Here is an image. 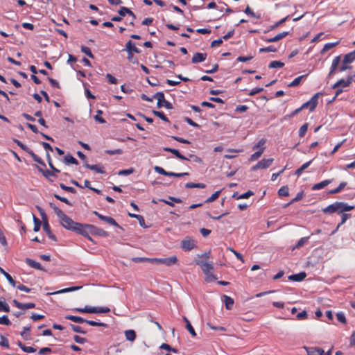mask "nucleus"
<instances>
[{
	"label": "nucleus",
	"instance_id": "obj_1",
	"mask_svg": "<svg viewBox=\"0 0 355 355\" xmlns=\"http://www.w3.org/2000/svg\"><path fill=\"white\" fill-rule=\"evenodd\" d=\"M72 311L87 313H107L110 311V309L107 306H90L87 305L84 308H74Z\"/></svg>",
	"mask_w": 355,
	"mask_h": 355
},
{
	"label": "nucleus",
	"instance_id": "obj_2",
	"mask_svg": "<svg viewBox=\"0 0 355 355\" xmlns=\"http://www.w3.org/2000/svg\"><path fill=\"white\" fill-rule=\"evenodd\" d=\"M61 225L65 229L75 232L76 228L80 226V223L73 221L71 218L64 214L60 218Z\"/></svg>",
	"mask_w": 355,
	"mask_h": 355
},
{
	"label": "nucleus",
	"instance_id": "obj_3",
	"mask_svg": "<svg viewBox=\"0 0 355 355\" xmlns=\"http://www.w3.org/2000/svg\"><path fill=\"white\" fill-rule=\"evenodd\" d=\"M153 97L157 100V106L158 108L164 107L168 110L173 108V105L165 99L164 94L162 92H158L153 95Z\"/></svg>",
	"mask_w": 355,
	"mask_h": 355
},
{
	"label": "nucleus",
	"instance_id": "obj_4",
	"mask_svg": "<svg viewBox=\"0 0 355 355\" xmlns=\"http://www.w3.org/2000/svg\"><path fill=\"white\" fill-rule=\"evenodd\" d=\"M273 160V158L262 159L251 168V171L268 168L272 164Z\"/></svg>",
	"mask_w": 355,
	"mask_h": 355
},
{
	"label": "nucleus",
	"instance_id": "obj_5",
	"mask_svg": "<svg viewBox=\"0 0 355 355\" xmlns=\"http://www.w3.org/2000/svg\"><path fill=\"white\" fill-rule=\"evenodd\" d=\"M196 241L190 237L185 238L181 242V248L184 251H190L196 248Z\"/></svg>",
	"mask_w": 355,
	"mask_h": 355
},
{
	"label": "nucleus",
	"instance_id": "obj_6",
	"mask_svg": "<svg viewBox=\"0 0 355 355\" xmlns=\"http://www.w3.org/2000/svg\"><path fill=\"white\" fill-rule=\"evenodd\" d=\"M196 263L201 267L204 274L211 272L214 270L213 263L211 261H205L203 260H196Z\"/></svg>",
	"mask_w": 355,
	"mask_h": 355
},
{
	"label": "nucleus",
	"instance_id": "obj_7",
	"mask_svg": "<svg viewBox=\"0 0 355 355\" xmlns=\"http://www.w3.org/2000/svg\"><path fill=\"white\" fill-rule=\"evenodd\" d=\"M354 80V76H348L347 79H340L331 87L332 89L338 87L345 88L349 87Z\"/></svg>",
	"mask_w": 355,
	"mask_h": 355
},
{
	"label": "nucleus",
	"instance_id": "obj_8",
	"mask_svg": "<svg viewBox=\"0 0 355 355\" xmlns=\"http://www.w3.org/2000/svg\"><path fill=\"white\" fill-rule=\"evenodd\" d=\"M87 227L89 229L90 234L92 235H96L102 237H107L109 236L107 232L96 227L95 225H91V226H87Z\"/></svg>",
	"mask_w": 355,
	"mask_h": 355
},
{
	"label": "nucleus",
	"instance_id": "obj_9",
	"mask_svg": "<svg viewBox=\"0 0 355 355\" xmlns=\"http://www.w3.org/2000/svg\"><path fill=\"white\" fill-rule=\"evenodd\" d=\"M94 214L96 215L101 220L105 221V222L107 223L110 225H114V226H116V227H119V224L112 217L103 216V215L101 214L100 213H98L96 211H94Z\"/></svg>",
	"mask_w": 355,
	"mask_h": 355
},
{
	"label": "nucleus",
	"instance_id": "obj_10",
	"mask_svg": "<svg viewBox=\"0 0 355 355\" xmlns=\"http://www.w3.org/2000/svg\"><path fill=\"white\" fill-rule=\"evenodd\" d=\"M340 59H341L340 55L336 56L333 59L332 63H331V65L330 67V71L328 73L327 78H330L336 72V71L337 70L338 65L340 62Z\"/></svg>",
	"mask_w": 355,
	"mask_h": 355
},
{
	"label": "nucleus",
	"instance_id": "obj_11",
	"mask_svg": "<svg viewBox=\"0 0 355 355\" xmlns=\"http://www.w3.org/2000/svg\"><path fill=\"white\" fill-rule=\"evenodd\" d=\"M84 166L87 168L94 171L99 174L105 173L104 166L101 164H89L88 163L85 162Z\"/></svg>",
	"mask_w": 355,
	"mask_h": 355
},
{
	"label": "nucleus",
	"instance_id": "obj_12",
	"mask_svg": "<svg viewBox=\"0 0 355 355\" xmlns=\"http://www.w3.org/2000/svg\"><path fill=\"white\" fill-rule=\"evenodd\" d=\"M308 355H323L324 351L322 348L313 347H304Z\"/></svg>",
	"mask_w": 355,
	"mask_h": 355
},
{
	"label": "nucleus",
	"instance_id": "obj_13",
	"mask_svg": "<svg viewBox=\"0 0 355 355\" xmlns=\"http://www.w3.org/2000/svg\"><path fill=\"white\" fill-rule=\"evenodd\" d=\"M338 212L343 213L345 211H349L354 209L353 206L348 205L347 203L343 202H336Z\"/></svg>",
	"mask_w": 355,
	"mask_h": 355
},
{
	"label": "nucleus",
	"instance_id": "obj_14",
	"mask_svg": "<svg viewBox=\"0 0 355 355\" xmlns=\"http://www.w3.org/2000/svg\"><path fill=\"white\" fill-rule=\"evenodd\" d=\"M123 51L126 52H135V53H139L141 52L140 49L135 46V44L132 40H128L126 42L125 48Z\"/></svg>",
	"mask_w": 355,
	"mask_h": 355
},
{
	"label": "nucleus",
	"instance_id": "obj_15",
	"mask_svg": "<svg viewBox=\"0 0 355 355\" xmlns=\"http://www.w3.org/2000/svg\"><path fill=\"white\" fill-rule=\"evenodd\" d=\"M288 35H289V32L288 31H284L282 33H280L277 34V35H275L273 37L266 38V39H263V40L266 42H268V43H270V42H276L283 39L284 37H286Z\"/></svg>",
	"mask_w": 355,
	"mask_h": 355
},
{
	"label": "nucleus",
	"instance_id": "obj_16",
	"mask_svg": "<svg viewBox=\"0 0 355 355\" xmlns=\"http://www.w3.org/2000/svg\"><path fill=\"white\" fill-rule=\"evenodd\" d=\"M207 53H196L191 59V62L193 64L200 63L205 61L207 58Z\"/></svg>",
	"mask_w": 355,
	"mask_h": 355
},
{
	"label": "nucleus",
	"instance_id": "obj_17",
	"mask_svg": "<svg viewBox=\"0 0 355 355\" xmlns=\"http://www.w3.org/2000/svg\"><path fill=\"white\" fill-rule=\"evenodd\" d=\"M87 226H91V225L80 223V226L76 228L75 232L85 236L87 234H90L89 229Z\"/></svg>",
	"mask_w": 355,
	"mask_h": 355
},
{
	"label": "nucleus",
	"instance_id": "obj_18",
	"mask_svg": "<svg viewBox=\"0 0 355 355\" xmlns=\"http://www.w3.org/2000/svg\"><path fill=\"white\" fill-rule=\"evenodd\" d=\"M163 150L166 152H170L171 153H173L177 158L181 159V160H189V159L187 157H186L185 156L182 155L178 150L177 149H175V148H169V147H165L163 148Z\"/></svg>",
	"mask_w": 355,
	"mask_h": 355
},
{
	"label": "nucleus",
	"instance_id": "obj_19",
	"mask_svg": "<svg viewBox=\"0 0 355 355\" xmlns=\"http://www.w3.org/2000/svg\"><path fill=\"white\" fill-rule=\"evenodd\" d=\"M43 230L48 235L49 238L52 241H57L56 236L51 232L49 224L47 220L44 221L43 223Z\"/></svg>",
	"mask_w": 355,
	"mask_h": 355
},
{
	"label": "nucleus",
	"instance_id": "obj_20",
	"mask_svg": "<svg viewBox=\"0 0 355 355\" xmlns=\"http://www.w3.org/2000/svg\"><path fill=\"white\" fill-rule=\"evenodd\" d=\"M306 274L305 272H301L297 274H293L288 277V279L294 282H301L305 279Z\"/></svg>",
	"mask_w": 355,
	"mask_h": 355
},
{
	"label": "nucleus",
	"instance_id": "obj_21",
	"mask_svg": "<svg viewBox=\"0 0 355 355\" xmlns=\"http://www.w3.org/2000/svg\"><path fill=\"white\" fill-rule=\"evenodd\" d=\"M331 182H332V180H323L319 183L313 184L311 189L313 191L320 190V189L324 188L326 186L329 185L330 183H331Z\"/></svg>",
	"mask_w": 355,
	"mask_h": 355
},
{
	"label": "nucleus",
	"instance_id": "obj_22",
	"mask_svg": "<svg viewBox=\"0 0 355 355\" xmlns=\"http://www.w3.org/2000/svg\"><path fill=\"white\" fill-rule=\"evenodd\" d=\"M178 258L176 256H171L166 258H162V263L166 266H171L177 263Z\"/></svg>",
	"mask_w": 355,
	"mask_h": 355
},
{
	"label": "nucleus",
	"instance_id": "obj_23",
	"mask_svg": "<svg viewBox=\"0 0 355 355\" xmlns=\"http://www.w3.org/2000/svg\"><path fill=\"white\" fill-rule=\"evenodd\" d=\"M25 262L31 268H35V269H37V270H43V268L42 267L41 264L39 263V262H37L30 258H26V260H25Z\"/></svg>",
	"mask_w": 355,
	"mask_h": 355
},
{
	"label": "nucleus",
	"instance_id": "obj_24",
	"mask_svg": "<svg viewBox=\"0 0 355 355\" xmlns=\"http://www.w3.org/2000/svg\"><path fill=\"white\" fill-rule=\"evenodd\" d=\"M355 60V50L344 55L343 62L344 64H350Z\"/></svg>",
	"mask_w": 355,
	"mask_h": 355
},
{
	"label": "nucleus",
	"instance_id": "obj_25",
	"mask_svg": "<svg viewBox=\"0 0 355 355\" xmlns=\"http://www.w3.org/2000/svg\"><path fill=\"white\" fill-rule=\"evenodd\" d=\"M223 302L225 303V306L226 309L231 310L234 305V300L226 295H223Z\"/></svg>",
	"mask_w": 355,
	"mask_h": 355
},
{
	"label": "nucleus",
	"instance_id": "obj_26",
	"mask_svg": "<svg viewBox=\"0 0 355 355\" xmlns=\"http://www.w3.org/2000/svg\"><path fill=\"white\" fill-rule=\"evenodd\" d=\"M64 318L67 320H71L76 323H80V324L84 323L86 321V320L82 317L72 315H67L64 316Z\"/></svg>",
	"mask_w": 355,
	"mask_h": 355
},
{
	"label": "nucleus",
	"instance_id": "obj_27",
	"mask_svg": "<svg viewBox=\"0 0 355 355\" xmlns=\"http://www.w3.org/2000/svg\"><path fill=\"white\" fill-rule=\"evenodd\" d=\"M183 320L186 323V329L189 331V332L191 334V335L193 337H196V333L193 327H192L191 322L188 320V318L187 317L184 316L183 317Z\"/></svg>",
	"mask_w": 355,
	"mask_h": 355
},
{
	"label": "nucleus",
	"instance_id": "obj_28",
	"mask_svg": "<svg viewBox=\"0 0 355 355\" xmlns=\"http://www.w3.org/2000/svg\"><path fill=\"white\" fill-rule=\"evenodd\" d=\"M119 14L121 17H124L125 14H128L132 17L133 19H136L135 15L126 7H121L119 10Z\"/></svg>",
	"mask_w": 355,
	"mask_h": 355
},
{
	"label": "nucleus",
	"instance_id": "obj_29",
	"mask_svg": "<svg viewBox=\"0 0 355 355\" xmlns=\"http://www.w3.org/2000/svg\"><path fill=\"white\" fill-rule=\"evenodd\" d=\"M336 202L327 206V207L324 208L322 209V211L324 213V214H333V213H335V212H338V209H337V207H336Z\"/></svg>",
	"mask_w": 355,
	"mask_h": 355
},
{
	"label": "nucleus",
	"instance_id": "obj_30",
	"mask_svg": "<svg viewBox=\"0 0 355 355\" xmlns=\"http://www.w3.org/2000/svg\"><path fill=\"white\" fill-rule=\"evenodd\" d=\"M0 272L3 275V276L6 278L8 282L14 287L16 286V282L12 279L11 275L6 272L2 268L0 267Z\"/></svg>",
	"mask_w": 355,
	"mask_h": 355
},
{
	"label": "nucleus",
	"instance_id": "obj_31",
	"mask_svg": "<svg viewBox=\"0 0 355 355\" xmlns=\"http://www.w3.org/2000/svg\"><path fill=\"white\" fill-rule=\"evenodd\" d=\"M31 331V326L24 327L23 331L21 332V336L26 340H28L31 338V334L29 331Z\"/></svg>",
	"mask_w": 355,
	"mask_h": 355
},
{
	"label": "nucleus",
	"instance_id": "obj_32",
	"mask_svg": "<svg viewBox=\"0 0 355 355\" xmlns=\"http://www.w3.org/2000/svg\"><path fill=\"white\" fill-rule=\"evenodd\" d=\"M125 338L129 341H134L136 338V333L134 330L129 329L125 331Z\"/></svg>",
	"mask_w": 355,
	"mask_h": 355
},
{
	"label": "nucleus",
	"instance_id": "obj_33",
	"mask_svg": "<svg viewBox=\"0 0 355 355\" xmlns=\"http://www.w3.org/2000/svg\"><path fill=\"white\" fill-rule=\"evenodd\" d=\"M313 159L303 164L299 168H297L295 171V175H297V176H300L302 171L304 170H305L306 168H307L311 164Z\"/></svg>",
	"mask_w": 355,
	"mask_h": 355
},
{
	"label": "nucleus",
	"instance_id": "obj_34",
	"mask_svg": "<svg viewBox=\"0 0 355 355\" xmlns=\"http://www.w3.org/2000/svg\"><path fill=\"white\" fill-rule=\"evenodd\" d=\"M64 162L67 164H78V160L76 158H74L71 154H67V155H65Z\"/></svg>",
	"mask_w": 355,
	"mask_h": 355
},
{
	"label": "nucleus",
	"instance_id": "obj_35",
	"mask_svg": "<svg viewBox=\"0 0 355 355\" xmlns=\"http://www.w3.org/2000/svg\"><path fill=\"white\" fill-rule=\"evenodd\" d=\"M184 187L187 189H192V188L204 189L206 187V185L203 183L187 182L185 184Z\"/></svg>",
	"mask_w": 355,
	"mask_h": 355
},
{
	"label": "nucleus",
	"instance_id": "obj_36",
	"mask_svg": "<svg viewBox=\"0 0 355 355\" xmlns=\"http://www.w3.org/2000/svg\"><path fill=\"white\" fill-rule=\"evenodd\" d=\"M50 207L53 209L55 214L57 215L58 218L60 219L62 216H63L65 214L59 209L54 203L50 202Z\"/></svg>",
	"mask_w": 355,
	"mask_h": 355
},
{
	"label": "nucleus",
	"instance_id": "obj_37",
	"mask_svg": "<svg viewBox=\"0 0 355 355\" xmlns=\"http://www.w3.org/2000/svg\"><path fill=\"white\" fill-rule=\"evenodd\" d=\"M0 311L5 312L10 311V306L3 297H0Z\"/></svg>",
	"mask_w": 355,
	"mask_h": 355
},
{
	"label": "nucleus",
	"instance_id": "obj_38",
	"mask_svg": "<svg viewBox=\"0 0 355 355\" xmlns=\"http://www.w3.org/2000/svg\"><path fill=\"white\" fill-rule=\"evenodd\" d=\"M29 155L32 157V158L35 162L38 163L39 164L43 166H46L44 162L40 157H38L33 150H30Z\"/></svg>",
	"mask_w": 355,
	"mask_h": 355
},
{
	"label": "nucleus",
	"instance_id": "obj_39",
	"mask_svg": "<svg viewBox=\"0 0 355 355\" xmlns=\"http://www.w3.org/2000/svg\"><path fill=\"white\" fill-rule=\"evenodd\" d=\"M306 75H302L295 78L291 83L288 85L290 87H294L299 85L303 78H304Z\"/></svg>",
	"mask_w": 355,
	"mask_h": 355
},
{
	"label": "nucleus",
	"instance_id": "obj_40",
	"mask_svg": "<svg viewBox=\"0 0 355 355\" xmlns=\"http://www.w3.org/2000/svg\"><path fill=\"white\" fill-rule=\"evenodd\" d=\"M81 288H82V286L69 287V288H63L62 290H60V291H58L57 292H55L54 293L55 294H59V293H65L76 291H78V290L80 289Z\"/></svg>",
	"mask_w": 355,
	"mask_h": 355
},
{
	"label": "nucleus",
	"instance_id": "obj_41",
	"mask_svg": "<svg viewBox=\"0 0 355 355\" xmlns=\"http://www.w3.org/2000/svg\"><path fill=\"white\" fill-rule=\"evenodd\" d=\"M347 185V182H342L340 183L338 187L329 191V194H336L340 193Z\"/></svg>",
	"mask_w": 355,
	"mask_h": 355
},
{
	"label": "nucleus",
	"instance_id": "obj_42",
	"mask_svg": "<svg viewBox=\"0 0 355 355\" xmlns=\"http://www.w3.org/2000/svg\"><path fill=\"white\" fill-rule=\"evenodd\" d=\"M264 149H265L264 148H261L258 151L253 153L250 157V161L253 162V161H255L257 159H259L261 157V155L263 154Z\"/></svg>",
	"mask_w": 355,
	"mask_h": 355
},
{
	"label": "nucleus",
	"instance_id": "obj_43",
	"mask_svg": "<svg viewBox=\"0 0 355 355\" xmlns=\"http://www.w3.org/2000/svg\"><path fill=\"white\" fill-rule=\"evenodd\" d=\"M85 323L91 325V326H94V327H107V324L104 323V322H96V321H94V320H86V321L85 322Z\"/></svg>",
	"mask_w": 355,
	"mask_h": 355
},
{
	"label": "nucleus",
	"instance_id": "obj_44",
	"mask_svg": "<svg viewBox=\"0 0 355 355\" xmlns=\"http://www.w3.org/2000/svg\"><path fill=\"white\" fill-rule=\"evenodd\" d=\"M339 43V42H331V43H327L323 49L321 50V53L323 54L326 51L330 50L331 49H332L333 47L336 46Z\"/></svg>",
	"mask_w": 355,
	"mask_h": 355
},
{
	"label": "nucleus",
	"instance_id": "obj_45",
	"mask_svg": "<svg viewBox=\"0 0 355 355\" xmlns=\"http://www.w3.org/2000/svg\"><path fill=\"white\" fill-rule=\"evenodd\" d=\"M279 196H288L289 195V189L287 186H283L278 190Z\"/></svg>",
	"mask_w": 355,
	"mask_h": 355
},
{
	"label": "nucleus",
	"instance_id": "obj_46",
	"mask_svg": "<svg viewBox=\"0 0 355 355\" xmlns=\"http://www.w3.org/2000/svg\"><path fill=\"white\" fill-rule=\"evenodd\" d=\"M284 66V62L279 61V60H274V61H272L269 64L268 67L269 68H282Z\"/></svg>",
	"mask_w": 355,
	"mask_h": 355
},
{
	"label": "nucleus",
	"instance_id": "obj_47",
	"mask_svg": "<svg viewBox=\"0 0 355 355\" xmlns=\"http://www.w3.org/2000/svg\"><path fill=\"white\" fill-rule=\"evenodd\" d=\"M153 114L155 115L156 116L159 117L160 119L165 122H169L168 119L164 115V114L162 112L153 110Z\"/></svg>",
	"mask_w": 355,
	"mask_h": 355
},
{
	"label": "nucleus",
	"instance_id": "obj_48",
	"mask_svg": "<svg viewBox=\"0 0 355 355\" xmlns=\"http://www.w3.org/2000/svg\"><path fill=\"white\" fill-rule=\"evenodd\" d=\"M37 168H38L39 171L42 173L43 175L46 178H49V177H50V176H55V171H53V170H52V171H51L49 170H43L40 167H37Z\"/></svg>",
	"mask_w": 355,
	"mask_h": 355
},
{
	"label": "nucleus",
	"instance_id": "obj_49",
	"mask_svg": "<svg viewBox=\"0 0 355 355\" xmlns=\"http://www.w3.org/2000/svg\"><path fill=\"white\" fill-rule=\"evenodd\" d=\"M103 114V111L101 110H98L96 111V114L94 116V119L98 121L100 123H105L106 121L101 116V115Z\"/></svg>",
	"mask_w": 355,
	"mask_h": 355
},
{
	"label": "nucleus",
	"instance_id": "obj_50",
	"mask_svg": "<svg viewBox=\"0 0 355 355\" xmlns=\"http://www.w3.org/2000/svg\"><path fill=\"white\" fill-rule=\"evenodd\" d=\"M277 49L272 45H270L267 47H263L259 49L260 53H266V52H276Z\"/></svg>",
	"mask_w": 355,
	"mask_h": 355
},
{
	"label": "nucleus",
	"instance_id": "obj_51",
	"mask_svg": "<svg viewBox=\"0 0 355 355\" xmlns=\"http://www.w3.org/2000/svg\"><path fill=\"white\" fill-rule=\"evenodd\" d=\"M33 222H34L33 230L35 232H38L41 227V221L35 215H33Z\"/></svg>",
	"mask_w": 355,
	"mask_h": 355
},
{
	"label": "nucleus",
	"instance_id": "obj_52",
	"mask_svg": "<svg viewBox=\"0 0 355 355\" xmlns=\"http://www.w3.org/2000/svg\"><path fill=\"white\" fill-rule=\"evenodd\" d=\"M289 17H290V15H287L284 18H282L281 20H279V21H277V23H275V24L271 26L270 28V31L274 30L276 28H277L279 26H280L281 24L284 23L286 21H287L289 19Z\"/></svg>",
	"mask_w": 355,
	"mask_h": 355
},
{
	"label": "nucleus",
	"instance_id": "obj_53",
	"mask_svg": "<svg viewBox=\"0 0 355 355\" xmlns=\"http://www.w3.org/2000/svg\"><path fill=\"white\" fill-rule=\"evenodd\" d=\"M220 191H217L215 193H214L209 198H208L205 201V203H209V202H211L214 201L215 200H216L218 198V196H219V195L220 193Z\"/></svg>",
	"mask_w": 355,
	"mask_h": 355
},
{
	"label": "nucleus",
	"instance_id": "obj_54",
	"mask_svg": "<svg viewBox=\"0 0 355 355\" xmlns=\"http://www.w3.org/2000/svg\"><path fill=\"white\" fill-rule=\"evenodd\" d=\"M228 152L231 153L230 154H226L224 155V157L226 159H232L236 157L235 153L241 152V150H235V149H228Z\"/></svg>",
	"mask_w": 355,
	"mask_h": 355
},
{
	"label": "nucleus",
	"instance_id": "obj_55",
	"mask_svg": "<svg viewBox=\"0 0 355 355\" xmlns=\"http://www.w3.org/2000/svg\"><path fill=\"white\" fill-rule=\"evenodd\" d=\"M72 330L76 333H79L81 334H86V331L83 330V328L78 325L70 324Z\"/></svg>",
	"mask_w": 355,
	"mask_h": 355
},
{
	"label": "nucleus",
	"instance_id": "obj_56",
	"mask_svg": "<svg viewBox=\"0 0 355 355\" xmlns=\"http://www.w3.org/2000/svg\"><path fill=\"white\" fill-rule=\"evenodd\" d=\"M135 52H127L128 56L127 59L129 62L133 63V64H138V60L136 58L134 55Z\"/></svg>",
	"mask_w": 355,
	"mask_h": 355
},
{
	"label": "nucleus",
	"instance_id": "obj_57",
	"mask_svg": "<svg viewBox=\"0 0 355 355\" xmlns=\"http://www.w3.org/2000/svg\"><path fill=\"white\" fill-rule=\"evenodd\" d=\"M14 142L15 144H17V145L18 146H19L22 150H24V151H26L27 153L29 154V152L30 150H32L31 149H30L28 147H27L26 146H25L24 144H23L18 139H13Z\"/></svg>",
	"mask_w": 355,
	"mask_h": 355
},
{
	"label": "nucleus",
	"instance_id": "obj_58",
	"mask_svg": "<svg viewBox=\"0 0 355 355\" xmlns=\"http://www.w3.org/2000/svg\"><path fill=\"white\" fill-rule=\"evenodd\" d=\"M135 171V169L133 168H128V169H123V170H121L118 172V175H129L130 174H132V173H134Z\"/></svg>",
	"mask_w": 355,
	"mask_h": 355
},
{
	"label": "nucleus",
	"instance_id": "obj_59",
	"mask_svg": "<svg viewBox=\"0 0 355 355\" xmlns=\"http://www.w3.org/2000/svg\"><path fill=\"white\" fill-rule=\"evenodd\" d=\"M308 130V123L303 124L299 130V137H303Z\"/></svg>",
	"mask_w": 355,
	"mask_h": 355
},
{
	"label": "nucleus",
	"instance_id": "obj_60",
	"mask_svg": "<svg viewBox=\"0 0 355 355\" xmlns=\"http://www.w3.org/2000/svg\"><path fill=\"white\" fill-rule=\"evenodd\" d=\"M105 153L110 155H121L123 154V151L121 149H115V150H106Z\"/></svg>",
	"mask_w": 355,
	"mask_h": 355
},
{
	"label": "nucleus",
	"instance_id": "obj_61",
	"mask_svg": "<svg viewBox=\"0 0 355 355\" xmlns=\"http://www.w3.org/2000/svg\"><path fill=\"white\" fill-rule=\"evenodd\" d=\"M160 348L162 349H165L168 352H172L173 353H178V349L171 347L169 345L166 343H163L161 345Z\"/></svg>",
	"mask_w": 355,
	"mask_h": 355
},
{
	"label": "nucleus",
	"instance_id": "obj_62",
	"mask_svg": "<svg viewBox=\"0 0 355 355\" xmlns=\"http://www.w3.org/2000/svg\"><path fill=\"white\" fill-rule=\"evenodd\" d=\"M0 324H3L6 326H9L11 324V322L7 315H3V316L0 317Z\"/></svg>",
	"mask_w": 355,
	"mask_h": 355
},
{
	"label": "nucleus",
	"instance_id": "obj_63",
	"mask_svg": "<svg viewBox=\"0 0 355 355\" xmlns=\"http://www.w3.org/2000/svg\"><path fill=\"white\" fill-rule=\"evenodd\" d=\"M309 239V236H305V237L301 238L297 243L295 248H298L303 246L306 243H307Z\"/></svg>",
	"mask_w": 355,
	"mask_h": 355
},
{
	"label": "nucleus",
	"instance_id": "obj_64",
	"mask_svg": "<svg viewBox=\"0 0 355 355\" xmlns=\"http://www.w3.org/2000/svg\"><path fill=\"white\" fill-rule=\"evenodd\" d=\"M81 51L83 53H84L85 54H86L87 56H89V58H94V55L90 50V49L87 46H81Z\"/></svg>",
	"mask_w": 355,
	"mask_h": 355
}]
</instances>
